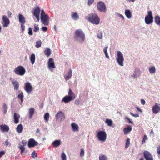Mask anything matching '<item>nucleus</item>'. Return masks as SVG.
<instances>
[{"instance_id": "5701e85b", "label": "nucleus", "mask_w": 160, "mask_h": 160, "mask_svg": "<svg viewBox=\"0 0 160 160\" xmlns=\"http://www.w3.org/2000/svg\"><path fill=\"white\" fill-rule=\"evenodd\" d=\"M18 18L19 21L20 23H22L23 24H24L25 23L26 21L25 18L21 14H18Z\"/></svg>"}, {"instance_id": "49530a36", "label": "nucleus", "mask_w": 160, "mask_h": 160, "mask_svg": "<svg viewBox=\"0 0 160 160\" xmlns=\"http://www.w3.org/2000/svg\"><path fill=\"white\" fill-rule=\"evenodd\" d=\"M61 158L62 160H67L66 156L64 152L62 153Z\"/></svg>"}, {"instance_id": "ddd939ff", "label": "nucleus", "mask_w": 160, "mask_h": 160, "mask_svg": "<svg viewBox=\"0 0 160 160\" xmlns=\"http://www.w3.org/2000/svg\"><path fill=\"white\" fill-rule=\"evenodd\" d=\"M40 9L38 7H37L35 8L33 12L34 16L36 17L38 21H39V14L40 13Z\"/></svg>"}, {"instance_id": "4be33fe9", "label": "nucleus", "mask_w": 160, "mask_h": 160, "mask_svg": "<svg viewBox=\"0 0 160 160\" xmlns=\"http://www.w3.org/2000/svg\"><path fill=\"white\" fill-rule=\"evenodd\" d=\"M71 127L72 129V131L74 132H78L79 130V127L78 125L74 123L71 124Z\"/></svg>"}, {"instance_id": "e433bc0d", "label": "nucleus", "mask_w": 160, "mask_h": 160, "mask_svg": "<svg viewBox=\"0 0 160 160\" xmlns=\"http://www.w3.org/2000/svg\"><path fill=\"white\" fill-rule=\"evenodd\" d=\"M149 71L150 73L153 74L155 73L156 71V68L154 66H152L149 68Z\"/></svg>"}, {"instance_id": "cd10ccee", "label": "nucleus", "mask_w": 160, "mask_h": 160, "mask_svg": "<svg viewBox=\"0 0 160 160\" xmlns=\"http://www.w3.org/2000/svg\"><path fill=\"white\" fill-rule=\"evenodd\" d=\"M12 83L14 87V89L15 90H17L19 88V82L16 81H13L12 82Z\"/></svg>"}, {"instance_id": "0eeeda50", "label": "nucleus", "mask_w": 160, "mask_h": 160, "mask_svg": "<svg viewBox=\"0 0 160 160\" xmlns=\"http://www.w3.org/2000/svg\"><path fill=\"white\" fill-rule=\"evenodd\" d=\"M145 21L147 24H151L153 22V18L152 11L148 12V15L145 17Z\"/></svg>"}, {"instance_id": "9b49d317", "label": "nucleus", "mask_w": 160, "mask_h": 160, "mask_svg": "<svg viewBox=\"0 0 160 160\" xmlns=\"http://www.w3.org/2000/svg\"><path fill=\"white\" fill-rule=\"evenodd\" d=\"M152 110L155 114H157L159 112H160V104L155 103L152 107Z\"/></svg>"}, {"instance_id": "b1692460", "label": "nucleus", "mask_w": 160, "mask_h": 160, "mask_svg": "<svg viewBox=\"0 0 160 160\" xmlns=\"http://www.w3.org/2000/svg\"><path fill=\"white\" fill-rule=\"evenodd\" d=\"M20 116L18 113L15 112L14 114V122L15 124H17L19 122V119L20 118Z\"/></svg>"}, {"instance_id": "2f4dec72", "label": "nucleus", "mask_w": 160, "mask_h": 160, "mask_svg": "<svg viewBox=\"0 0 160 160\" xmlns=\"http://www.w3.org/2000/svg\"><path fill=\"white\" fill-rule=\"evenodd\" d=\"M154 21L157 25L160 26V17L159 16H156L154 17Z\"/></svg>"}, {"instance_id": "39448f33", "label": "nucleus", "mask_w": 160, "mask_h": 160, "mask_svg": "<svg viewBox=\"0 0 160 160\" xmlns=\"http://www.w3.org/2000/svg\"><path fill=\"white\" fill-rule=\"evenodd\" d=\"M14 72L17 75L23 76L25 74L26 70L23 66L20 65L14 69Z\"/></svg>"}, {"instance_id": "37998d69", "label": "nucleus", "mask_w": 160, "mask_h": 160, "mask_svg": "<svg viewBox=\"0 0 160 160\" xmlns=\"http://www.w3.org/2000/svg\"><path fill=\"white\" fill-rule=\"evenodd\" d=\"M130 139L129 138H128L126 140V142L125 145V148H128L130 145Z\"/></svg>"}, {"instance_id": "412c9836", "label": "nucleus", "mask_w": 160, "mask_h": 160, "mask_svg": "<svg viewBox=\"0 0 160 160\" xmlns=\"http://www.w3.org/2000/svg\"><path fill=\"white\" fill-rule=\"evenodd\" d=\"M0 129L3 132H8L9 130L8 126L5 124H2L0 126Z\"/></svg>"}, {"instance_id": "2eb2a0df", "label": "nucleus", "mask_w": 160, "mask_h": 160, "mask_svg": "<svg viewBox=\"0 0 160 160\" xmlns=\"http://www.w3.org/2000/svg\"><path fill=\"white\" fill-rule=\"evenodd\" d=\"M38 143L37 142L35 141L33 138H31L29 139L28 142V146L29 148L33 147L38 145Z\"/></svg>"}, {"instance_id": "c03bdc74", "label": "nucleus", "mask_w": 160, "mask_h": 160, "mask_svg": "<svg viewBox=\"0 0 160 160\" xmlns=\"http://www.w3.org/2000/svg\"><path fill=\"white\" fill-rule=\"evenodd\" d=\"M19 149L21 150L20 154H22L23 152L25 150V148L24 146H22V145L20 146L19 147Z\"/></svg>"}, {"instance_id": "13d9d810", "label": "nucleus", "mask_w": 160, "mask_h": 160, "mask_svg": "<svg viewBox=\"0 0 160 160\" xmlns=\"http://www.w3.org/2000/svg\"><path fill=\"white\" fill-rule=\"evenodd\" d=\"M130 114L132 116L135 118H137L139 116L138 114H134L132 112H130Z\"/></svg>"}, {"instance_id": "5fc2aeb1", "label": "nucleus", "mask_w": 160, "mask_h": 160, "mask_svg": "<svg viewBox=\"0 0 160 160\" xmlns=\"http://www.w3.org/2000/svg\"><path fill=\"white\" fill-rule=\"evenodd\" d=\"M28 34L30 35H32V28H28Z\"/></svg>"}, {"instance_id": "e2e57ef3", "label": "nucleus", "mask_w": 160, "mask_h": 160, "mask_svg": "<svg viewBox=\"0 0 160 160\" xmlns=\"http://www.w3.org/2000/svg\"><path fill=\"white\" fill-rule=\"evenodd\" d=\"M21 27L22 28V32H23V31L25 30V26L24 25V24H21Z\"/></svg>"}, {"instance_id": "1a4fd4ad", "label": "nucleus", "mask_w": 160, "mask_h": 160, "mask_svg": "<svg viewBox=\"0 0 160 160\" xmlns=\"http://www.w3.org/2000/svg\"><path fill=\"white\" fill-rule=\"evenodd\" d=\"M24 88L25 91L28 94H29L33 90L31 83L29 82L25 83Z\"/></svg>"}, {"instance_id": "09e8293b", "label": "nucleus", "mask_w": 160, "mask_h": 160, "mask_svg": "<svg viewBox=\"0 0 160 160\" xmlns=\"http://www.w3.org/2000/svg\"><path fill=\"white\" fill-rule=\"evenodd\" d=\"M84 150L83 148H81L80 150V155L81 157H83L84 155Z\"/></svg>"}, {"instance_id": "4d7b16f0", "label": "nucleus", "mask_w": 160, "mask_h": 160, "mask_svg": "<svg viewBox=\"0 0 160 160\" xmlns=\"http://www.w3.org/2000/svg\"><path fill=\"white\" fill-rule=\"evenodd\" d=\"M41 30L44 32H47L48 28L44 26L42 27L41 28Z\"/></svg>"}, {"instance_id": "bb28decb", "label": "nucleus", "mask_w": 160, "mask_h": 160, "mask_svg": "<svg viewBox=\"0 0 160 160\" xmlns=\"http://www.w3.org/2000/svg\"><path fill=\"white\" fill-rule=\"evenodd\" d=\"M132 130V127L129 125L128 126V127L124 128L123 130L124 133L125 135H126Z\"/></svg>"}, {"instance_id": "f03ea898", "label": "nucleus", "mask_w": 160, "mask_h": 160, "mask_svg": "<svg viewBox=\"0 0 160 160\" xmlns=\"http://www.w3.org/2000/svg\"><path fill=\"white\" fill-rule=\"evenodd\" d=\"M85 18L93 24L97 25L100 22V19L98 16L93 13L89 14L88 17H85Z\"/></svg>"}, {"instance_id": "680f3d73", "label": "nucleus", "mask_w": 160, "mask_h": 160, "mask_svg": "<svg viewBox=\"0 0 160 160\" xmlns=\"http://www.w3.org/2000/svg\"><path fill=\"white\" fill-rule=\"evenodd\" d=\"M22 143L23 144V145L22 146H24V147L25 146V145H26L27 142L25 140H23L22 141Z\"/></svg>"}, {"instance_id": "a18cd8bd", "label": "nucleus", "mask_w": 160, "mask_h": 160, "mask_svg": "<svg viewBox=\"0 0 160 160\" xmlns=\"http://www.w3.org/2000/svg\"><path fill=\"white\" fill-rule=\"evenodd\" d=\"M34 28L33 29L34 31L36 32H38L39 29L38 25H37L36 24H34Z\"/></svg>"}, {"instance_id": "a211bd4d", "label": "nucleus", "mask_w": 160, "mask_h": 160, "mask_svg": "<svg viewBox=\"0 0 160 160\" xmlns=\"http://www.w3.org/2000/svg\"><path fill=\"white\" fill-rule=\"evenodd\" d=\"M74 99L73 98L69 96L66 95L63 98L62 100V101L67 103L69 102H70Z\"/></svg>"}, {"instance_id": "4c0bfd02", "label": "nucleus", "mask_w": 160, "mask_h": 160, "mask_svg": "<svg viewBox=\"0 0 160 160\" xmlns=\"http://www.w3.org/2000/svg\"><path fill=\"white\" fill-rule=\"evenodd\" d=\"M3 111L4 114H5L7 112L8 110V107L6 104L4 103L3 104Z\"/></svg>"}, {"instance_id": "393cba45", "label": "nucleus", "mask_w": 160, "mask_h": 160, "mask_svg": "<svg viewBox=\"0 0 160 160\" xmlns=\"http://www.w3.org/2000/svg\"><path fill=\"white\" fill-rule=\"evenodd\" d=\"M16 132L18 133H21L23 130V126L22 124H18L16 128Z\"/></svg>"}, {"instance_id": "aec40b11", "label": "nucleus", "mask_w": 160, "mask_h": 160, "mask_svg": "<svg viewBox=\"0 0 160 160\" xmlns=\"http://www.w3.org/2000/svg\"><path fill=\"white\" fill-rule=\"evenodd\" d=\"M72 76V70L70 68L68 70V72L64 76V78L67 81L69 80Z\"/></svg>"}, {"instance_id": "7c9ffc66", "label": "nucleus", "mask_w": 160, "mask_h": 160, "mask_svg": "<svg viewBox=\"0 0 160 160\" xmlns=\"http://www.w3.org/2000/svg\"><path fill=\"white\" fill-rule=\"evenodd\" d=\"M24 96L22 92H21L18 95V99H20L21 102H20L21 105H22L23 102V101Z\"/></svg>"}, {"instance_id": "79ce46f5", "label": "nucleus", "mask_w": 160, "mask_h": 160, "mask_svg": "<svg viewBox=\"0 0 160 160\" xmlns=\"http://www.w3.org/2000/svg\"><path fill=\"white\" fill-rule=\"evenodd\" d=\"M42 44V42L41 40H39L36 42L35 47L37 48L41 47Z\"/></svg>"}, {"instance_id": "f8f14e48", "label": "nucleus", "mask_w": 160, "mask_h": 160, "mask_svg": "<svg viewBox=\"0 0 160 160\" xmlns=\"http://www.w3.org/2000/svg\"><path fill=\"white\" fill-rule=\"evenodd\" d=\"M49 17L48 15H45L42 17H41V22L44 25H48L49 23Z\"/></svg>"}, {"instance_id": "052dcab7", "label": "nucleus", "mask_w": 160, "mask_h": 160, "mask_svg": "<svg viewBox=\"0 0 160 160\" xmlns=\"http://www.w3.org/2000/svg\"><path fill=\"white\" fill-rule=\"evenodd\" d=\"M125 119H127L130 123H131L132 124H133V122L131 120L127 117H126Z\"/></svg>"}, {"instance_id": "423d86ee", "label": "nucleus", "mask_w": 160, "mask_h": 160, "mask_svg": "<svg viewBox=\"0 0 160 160\" xmlns=\"http://www.w3.org/2000/svg\"><path fill=\"white\" fill-rule=\"evenodd\" d=\"M97 7L98 10L101 12H105L106 11V6L105 3L102 1H99L97 4Z\"/></svg>"}, {"instance_id": "3c124183", "label": "nucleus", "mask_w": 160, "mask_h": 160, "mask_svg": "<svg viewBox=\"0 0 160 160\" xmlns=\"http://www.w3.org/2000/svg\"><path fill=\"white\" fill-rule=\"evenodd\" d=\"M81 100L79 99H76L75 101V104L77 105H79L80 103Z\"/></svg>"}, {"instance_id": "338daca9", "label": "nucleus", "mask_w": 160, "mask_h": 160, "mask_svg": "<svg viewBox=\"0 0 160 160\" xmlns=\"http://www.w3.org/2000/svg\"><path fill=\"white\" fill-rule=\"evenodd\" d=\"M141 104L143 105H145L146 102L145 100L143 99H141Z\"/></svg>"}, {"instance_id": "6e6d98bb", "label": "nucleus", "mask_w": 160, "mask_h": 160, "mask_svg": "<svg viewBox=\"0 0 160 160\" xmlns=\"http://www.w3.org/2000/svg\"><path fill=\"white\" fill-rule=\"evenodd\" d=\"M94 0H88V4L90 6L94 2Z\"/></svg>"}, {"instance_id": "a19ab883", "label": "nucleus", "mask_w": 160, "mask_h": 160, "mask_svg": "<svg viewBox=\"0 0 160 160\" xmlns=\"http://www.w3.org/2000/svg\"><path fill=\"white\" fill-rule=\"evenodd\" d=\"M49 114L48 113H46L44 115V118L46 122H48L49 120Z\"/></svg>"}, {"instance_id": "4468645a", "label": "nucleus", "mask_w": 160, "mask_h": 160, "mask_svg": "<svg viewBox=\"0 0 160 160\" xmlns=\"http://www.w3.org/2000/svg\"><path fill=\"white\" fill-rule=\"evenodd\" d=\"M143 154L146 160H153L152 156L148 151H145L144 152Z\"/></svg>"}, {"instance_id": "6ab92c4d", "label": "nucleus", "mask_w": 160, "mask_h": 160, "mask_svg": "<svg viewBox=\"0 0 160 160\" xmlns=\"http://www.w3.org/2000/svg\"><path fill=\"white\" fill-rule=\"evenodd\" d=\"M62 142L60 140H56L53 141L52 143V145L54 148L59 147L61 144Z\"/></svg>"}, {"instance_id": "6e6552de", "label": "nucleus", "mask_w": 160, "mask_h": 160, "mask_svg": "<svg viewBox=\"0 0 160 160\" xmlns=\"http://www.w3.org/2000/svg\"><path fill=\"white\" fill-rule=\"evenodd\" d=\"M55 117L56 121H59L62 122L65 119V116L64 113L60 111H58L55 115Z\"/></svg>"}, {"instance_id": "ea45409f", "label": "nucleus", "mask_w": 160, "mask_h": 160, "mask_svg": "<svg viewBox=\"0 0 160 160\" xmlns=\"http://www.w3.org/2000/svg\"><path fill=\"white\" fill-rule=\"evenodd\" d=\"M99 160H107V156L103 154H100L99 156Z\"/></svg>"}, {"instance_id": "20e7f679", "label": "nucleus", "mask_w": 160, "mask_h": 160, "mask_svg": "<svg viewBox=\"0 0 160 160\" xmlns=\"http://www.w3.org/2000/svg\"><path fill=\"white\" fill-rule=\"evenodd\" d=\"M124 58L122 53L119 51H117L116 61L118 64L121 66H123Z\"/></svg>"}, {"instance_id": "864d4df0", "label": "nucleus", "mask_w": 160, "mask_h": 160, "mask_svg": "<svg viewBox=\"0 0 160 160\" xmlns=\"http://www.w3.org/2000/svg\"><path fill=\"white\" fill-rule=\"evenodd\" d=\"M116 16L117 17H119V18H122V20H124V17L123 16L119 13H117Z\"/></svg>"}, {"instance_id": "603ef678", "label": "nucleus", "mask_w": 160, "mask_h": 160, "mask_svg": "<svg viewBox=\"0 0 160 160\" xmlns=\"http://www.w3.org/2000/svg\"><path fill=\"white\" fill-rule=\"evenodd\" d=\"M148 138L147 135H145L144 136L143 138L142 141V144H143V143L145 142L146 140H148Z\"/></svg>"}, {"instance_id": "8fccbe9b", "label": "nucleus", "mask_w": 160, "mask_h": 160, "mask_svg": "<svg viewBox=\"0 0 160 160\" xmlns=\"http://www.w3.org/2000/svg\"><path fill=\"white\" fill-rule=\"evenodd\" d=\"M31 155L32 157L33 158L37 157L38 156L37 154L35 151H33L32 152Z\"/></svg>"}, {"instance_id": "f704fd0d", "label": "nucleus", "mask_w": 160, "mask_h": 160, "mask_svg": "<svg viewBox=\"0 0 160 160\" xmlns=\"http://www.w3.org/2000/svg\"><path fill=\"white\" fill-rule=\"evenodd\" d=\"M108 48V46H106L103 48V52L105 54V57L108 59L109 58V57L108 55L107 50Z\"/></svg>"}, {"instance_id": "0e129e2a", "label": "nucleus", "mask_w": 160, "mask_h": 160, "mask_svg": "<svg viewBox=\"0 0 160 160\" xmlns=\"http://www.w3.org/2000/svg\"><path fill=\"white\" fill-rule=\"evenodd\" d=\"M7 13H8V17L9 18H11V15H12V13L11 12L8 11Z\"/></svg>"}, {"instance_id": "72a5a7b5", "label": "nucleus", "mask_w": 160, "mask_h": 160, "mask_svg": "<svg viewBox=\"0 0 160 160\" xmlns=\"http://www.w3.org/2000/svg\"><path fill=\"white\" fill-rule=\"evenodd\" d=\"M68 96L72 97L74 99L76 97L75 94L72 92V91L71 89H69V90Z\"/></svg>"}, {"instance_id": "c756f323", "label": "nucleus", "mask_w": 160, "mask_h": 160, "mask_svg": "<svg viewBox=\"0 0 160 160\" xmlns=\"http://www.w3.org/2000/svg\"><path fill=\"white\" fill-rule=\"evenodd\" d=\"M125 14L128 19H130L132 17V14L130 10L127 9L125 10Z\"/></svg>"}, {"instance_id": "dca6fc26", "label": "nucleus", "mask_w": 160, "mask_h": 160, "mask_svg": "<svg viewBox=\"0 0 160 160\" xmlns=\"http://www.w3.org/2000/svg\"><path fill=\"white\" fill-rule=\"evenodd\" d=\"M48 67L50 70H51L52 68H56L53 60L52 58H50L48 60Z\"/></svg>"}, {"instance_id": "f257e3e1", "label": "nucleus", "mask_w": 160, "mask_h": 160, "mask_svg": "<svg viewBox=\"0 0 160 160\" xmlns=\"http://www.w3.org/2000/svg\"><path fill=\"white\" fill-rule=\"evenodd\" d=\"M75 40L80 43H82L85 40V34L81 29L76 30L75 32Z\"/></svg>"}, {"instance_id": "7ed1b4c3", "label": "nucleus", "mask_w": 160, "mask_h": 160, "mask_svg": "<svg viewBox=\"0 0 160 160\" xmlns=\"http://www.w3.org/2000/svg\"><path fill=\"white\" fill-rule=\"evenodd\" d=\"M96 136L99 140L104 142L107 138V134L105 132L103 131H96Z\"/></svg>"}, {"instance_id": "69168bd1", "label": "nucleus", "mask_w": 160, "mask_h": 160, "mask_svg": "<svg viewBox=\"0 0 160 160\" xmlns=\"http://www.w3.org/2000/svg\"><path fill=\"white\" fill-rule=\"evenodd\" d=\"M5 152L3 151H0V158L5 154Z\"/></svg>"}, {"instance_id": "9d476101", "label": "nucleus", "mask_w": 160, "mask_h": 160, "mask_svg": "<svg viewBox=\"0 0 160 160\" xmlns=\"http://www.w3.org/2000/svg\"><path fill=\"white\" fill-rule=\"evenodd\" d=\"M2 22L1 23L3 28L7 27L10 23V21L9 19L5 15L2 16Z\"/></svg>"}, {"instance_id": "c9c22d12", "label": "nucleus", "mask_w": 160, "mask_h": 160, "mask_svg": "<svg viewBox=\"0 0 160 160\" xmlns=\"http://www.w3.org/2000/svg\"><path fill=\"white\" fill-rule=\"evenodd\" d=\"M29 113L30 114L29 118L31 119L32 118V116L34 113V109L32 108H30Z\"/></svg>"}, {"instance_id": "c85d7f7f", "label": "nucleus", "mask_w": 160, "mask_h": 160, "mask_svg": "<svg viewBox=\"0 0 160 160\" xmlns=\"http://www.w3.org/2000/svg\"><path fill=\"white\" fill-rule=\"evenodd\" d=\"M45 54L47 57H49L51 54V51L49 48H46L45 49L44 51Z\"/></svg>"}, {"instance_id": "f3484780", "label": "nucleus", "mask_w": 160, "mask_h": 160, "mask_svg": "<svg viewBox=\"0 0 160 160\" xmlns=\"http://www.w3.org/2000/svg\"><path fill=\"white\" fill-rule=\"evenodd\" d=\"M140 75V69L138 68H136L135 69L133 74L131 75L132 77L135 79L139 77Z\"/></svg>"}, {"instance_id": "473e14b6", "label": "nucleus", "mask_w": 160, "mask_h": 160, "mask_svg": "<svg viewBox=\"0 0 160 160\" xmlns=\"http://www.w3.org/2000/svg\"><path fill=\"white\" fill-rule=\"evenodd\" d=\"M30 60L32 64L33 65L35 62V54L32 53L31 54L30 57Z\"/></svg>"}, {"instance_id": "de8ad7c7", "label": "nucleus", "mask_w": 160, "mask_h": 160, "mask_svg": "<svg viewBox=\"0 0 160 160\" xmlns=\"http://www.w3.org/2000/svg\"><path fill=\"white\" fill-rule=\"evenodd\" d=\"M97 38L99 39H101L102 38V32H100L97 34Z\"/></svg>"}, {"instance_id": "774afa93", "label": "nucleus", "mask_w": 160, "mask_h": 160, "mask_svg": "<svg viewBox=\"0 0 160 160\" xmlns=\"http://www.w3.org/2000/svg\"><path fill=\"white\" fill-rule=\"evenodd\" d=\"M157 153L160 154V146L158 147L157 148Z\"/></svg>"}, {"instance_id": "a878e982", "label": "nucleus", "mask_w": 160, "mask_h": 160, "mask_svg": "<svg viewBox=\"0 0 160 160\" xmlns=\"http://www.w3.org/2000/svg\"><path fill=\"white\" fill-rule=\"evenodd\" d=\"M72 18L74 20H77L79 19V16L76 12H73L71 15Z\"/></svg>"}, {"instance_id": "58836bf2", "label": "nucleus", "mask_w": 160, "mask_h": 160, "mask_svg": "<svg viewBox=\"0 0 160 160\" xmlns=\"http://www.w3.org/2000/svg\"><path fill=\"white\" fill-rule=\"evenodd\" d=\"M105 122L109 126H112L113 123L112 121L108 119H107Z\"/></svg>"}, {"instance_id": "bf43d9fd", "label": "nucleus", "mask_w": 160, "mask_h": 160, "mask_svg": "<svg viewBox=\"0 0 160 160\" xmlns=\"http://www.w3.org/2000/svg\"><path fill=\"white\" fill-rule=\"evenodd\" d=\"M45 15H48L47 14H45L44 10L42 9L41 10V17H42Z\"/></svg>"}]
</instances>
